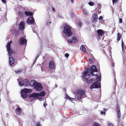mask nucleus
Here are the masks:
<instances>
[{
  "mask_svg": "<svg viewBox=\"0 0 126 126\" xmlns=\"http://www.w3.org/2000/svg\"><path fill=\"white\" fill-rule=\"evenodd\" d=\"M12 43V42L11 41L10 42L7 43V45L6 46L7 49L8 51L9 56V64L10 65H12L15 62V59L12 57H11L14 54V52L12 51L10 47V44Z\"/></svg>",
  "mask_w": 126,
  "mask_h": 126,
  "instance_id": "f257e3e1",
  "label": "nucleus"
},
{
  "mask_svg": "<svg viewBox=\"0 0 126 126\" xmlns=\"http://www.w3.org/2000/svg\"><path fill=\"white\" fill-rule=\"evenodd\" d=\"M90 75L89 71L87 70L84 72L83 75V77L84 78V80L88 84L92 83L93 81V79L90 78Z\"/></svg>",
  "mask_w": 126,
  "mask_h": 126,
  "instance_id": "f03ea898",
  "label": "nucleus"
},
{
  "mask_svg": "<svg viewBox=\"0 0 126 126\" xmlns=\"http://www.w3.org/2000/svg\"><path fill=\"white\" fill-rule=\"evenodd\" d=\"M45 94V93L44 91L42 92L39 93H34L32 94H30L29 97H34L37 98L39 99H42V97Z\"/></svg>",
  "mask_w": 126,
  "mask_h": 126,
  "instance_id": "7ed1b4c3",
  "label": "nucleus"
},
{
  "mask_svg": "<svg viewBox=\"0 0 126 126\" xmlns=\"http://www.w3.org/2000/svg\"><path fill=\"white\" fill-rule=\"evenodd\" d=\"M63 32L68 36H70L72 35L71 28L68 26H66L64 27Z\"/></svg>",
  "mask_w": 126,
  "mask_h": 126,
  "instance_id": "20e7f679",
  "label": "nucleus"
},
{
  "mask_svg": "<svg viewBox=\"0 0 126 126\" xmlns=\"http://www.w3.org/2000/svg\"><path fill=\"white\" fill-rule=\"evenodd\" d=\"M91 74L93 76L96 75L97 74V70L95 66L93 65H92L90 68Z\"/></svg>",
  "mask_w": 126,
  "mask_h": 126,
  "instance_id": "39448f33",
  "label": "nucleus"
},
{
  "mask_svg": "<svg viewBox=\"0 0 126 126\" xmlns=\"http://www.w3.org/2000/svg\"><path fill=\"white\" fill-rule=\"evenodd\" d=\"M29 84V81L28 79H25L19 82V85L21 86L24 85H28Z\"/></svg>",
  "mask_w": 126,
  "mask_h": 126,
  "instance_id": "423d86ee",
  "label": "nucleus"
},
{
  "mask_svg": "<svg viewBox=\"0 0 126 126\" xmlns=\"http://www.w3.org/2000/svg\"><path fill=\"white\" fill-rule=\"evenodd\" d=\"M100 85L99 83L96 82L94 83L90 87V88L91 89L94 88H100Z\"/></svg>",
  "mask_w": 126,
  "mask_h": 126,
  "instance_id": "0eeeda50",
  "label": "nucleus"
},
{
  "mask_svg": "<svg viewBox=\"0 0 126 126\" xmlns=\"http://www.w3.org/2000/svg\"><path fill=\"white\" fill-rule=\"evenodd\" d=\"M84 91L82 90L79 91L76 95V97L80 99L83 94H84Z\"/></svg>",
  "mask_w": 126,
  "mask_h": 126,
  "instance_id": "6e6552de",
  "label": "nucleus"
},
{
  "mask_svg": "<svg viewBox=\"0 0 126 126\" xmlns=\"http://www.w3.org/2000/svg\"><path fill=\"white\" fill-rule=\"evenodd\" d=\"M78 42V40L75 37H73L71 39L68 40V42L70 44L75 43H77Z\"/></svg>",
  "mask_w": 126,
  "mask_h": 126,
  "instance_id": "1a4fd4ad",
  "label": "nucleus"
},
{
  "mask_svg": "<svg viewBox=\"0 0 126 126\" xmlns=\"http://www.w3.org/2000/svg\"><path fill=\"white\" fill-rule=\"evenodd\" d=\"M26 42L25 38L23 37H21L20 39L18 40V43L21 45H23L26 44Z\"/></svg>",
  "mask_w": 126,
  "mask_h": 126,
  "instance_id": "9d476101",
  "label": "nucleus"
},
{
  "mask_svg": "<svg viewBox=\"0 0 126 126\" xmlns=\"http://www.w3.org/2000/svg\"><path fill=\"white\" fill-rule=\"evenodd\" d=\"M27 22L28 24L31 25L34 23V19L32 17H30L28 19Z\"/></svg>",
  "mask_w": 126,
  "mask_h": 126,
  "instance_id": "9b49d317",
  "label": "nucleus"
},
{
  "mask_svg": "<svg viewBox=\"0 0 126 126\" xmlns=\"http://www.w3.org/2000/svg\"><path fill=\"white\" fill-rule=\"evenodd\" d=\"M34 88H35L36 90L38 91L42 89V86L40 83L37 82Z\"/></svg>",
  "mask_w": 126,
  "mask_h": 126,
  "instance_id": "f8f14e48",
  "label": "nucleus"
},
{
  "mask_svg": "<svg viewBox=\"0 0 126 126\" xmlns=\"http://www.w3.org/2000/svg\"><path fill=\"white\" fill-rule=\"evenodd\" d=\"M25 25L24 22L23 21H21L19 25V28L21 31L23 30L24 28Z\"/></svg>",
  "mask_w": 126,
  "mask_h": 126,
  "instance_id": "ddd939ff",
  "label": "nucleus"
},
{
  "mask_svg": "<svg viewBox=\"0 0 126 126\" xmlns=\"http://www.w3.org/2000/svg\"><path fill=\"white\" fill-rule=\"evenodd\" d=\"M92 19L93 22H96L97 21V15L96 14H94L92 18Z\"/></svg>",
  "mask_w": 126,
  "mask_h": 126,
  "instance_id": "4468645a",
  "label": "nucleus"
},
{
  "mask_svg": "<svg viewBox=\"0 0 126 126\" xmlns=\"http://www.w3.org/2000/svg\"><path fill=\"white\" fill-rule=\"evenodd\" d=\"M32 90L31 89L24 88L21 90V91L23 92L24 93H29L32 92Z\"/></svg>",
  "mask_w": 126,
  "mask_h": 126,
  "instance_id": "2eb2a0df",
  "label": "nucleus"
},
{
  "mask_svg": "<svg viewBox=\"0 0 126 126\" xmlns=\"http://www.w3.org/2000/svg\"><path fill=\"white\" fill-rule=\"evenodd\" d=\"M98 35L99 36H102L103 35L104 33V31L102 30H98L97 31Z\"/></svg>",
  "mask_w": 126,
  "mask_h": 126,
  "instance_id": "dca6fc26",
  "label": "nucleus"
},
{
  "mask_svg": "<svg viewBox=\"0 0 126 126\" xmlns=\"http://www.w3.org/2000/svg\"><path fill=\"white\" fill-rule=\"evenodd\" d=\"M15 111L17 114H20L21 113L22 109L20 107L17 108L16 110Z\"/></svg>",
  "mask_w": 126,
  "mask_h": 126,
  "instance_id": "f3484780",
  "label": "nucleus"
},
{
  "mask_svg": "<svg viewBox=\"0 0 126 126\" xmlns=\"http://www.w3.org/2000/svg\"><path fill=\"white\" fill-rule=\"evenodd\" d=\"M37 83L34 80H32L30 81V85L31 87H34Z\"/></svg>",
  "mask_w": 126,
  "mask_h": 126,
  "instance_id": "a211bd4d",
  "label": "nucleus"
},
{
  "mask_svg": "<svg viewBox=\"0 0 126 126\" xmlns=\"http://www.w3.org/2000/svg\"><path fill=\"white\" fill-rule=\"evenodd\" d=\"M49 67L51 69H53L54 68V64L52 61H50L49 62Z\"/></svg>",
  "mask_w": 126,
  "mask_h": 126,
  "instance_id": "6ab92c4d",
  "label": "nucleus"
},
{
  "mask_svg": "<svg viewBox=\"0 0 126 126\" xmlns=\"http://www.w3.org/2000/svg\"><path fill=\"white\" fill-rule=\"evenodd\" d=\"M117 108L116 109V110L118 117L120 118V111L119 108H118V105H117Z\"/></svg>",
  "mask_w": 126,
  "mask_h": 126,
  "instance_id": "aec40b11",
  "label": "nucleus"
},
{
  "mask_svg": "<svg viewBox=\"0 0 126 126\" xmlns=\"http://www.w3.org/2000/svg\"><path fill=\"white\" fill-rule=\"evenodd\" d=\"M80 49L81 50L85 52H86V49L85 47L84 46V45H82L80 46Z\"/></svg>",
  "mask_w": 126,
  "mask_h": 126,
  "instance_id": "412c9836",
  "label": "nucleus"
},
{
  "mask_svg": "<svg viewBox=\"0 0 126 126\" xmlns=\"http://www.w3.org/2000/svg\"><path fill=\"white\" fill-rule=\"evenodd\" d=\"M121 34L119 33H118L117 36V40L118 41L121 39Z\"/></svg>",
  "mask_w": 126,
  "mask_h": 126,
  "instance_id": "4be33fe9",
  "label": "nucleus"
},
{
  "mask_svg": "<svg viewBox=\"0 0 126 126\" xmlns=\"http://www.w3.org/2000/svg\"><path fill=\"white\" fill-rule=\"evenodd\" d=\"M25 15L27 16H32V13L29 11H26L25 12Z\"/></svg>",
  "mask_w": 126,
  "mask_h": 126,
  "instance_id": "5701e85b",
  "label": "nucleus"
},
{
  "mask_svg": "<svg viewBox=\"0 0 126 126\" xmlns=\"http://www.w3.org/2000/svg\"><path fill=\"white\" fill-rule=\"evenodd\" d=\"M21 95L22 97L23 98H25L27 96V95L26 94H25V93H24L23 92L21 91Z\"/></svg>",
  "mask_w": 126,
  "mask_h": 126,
  "instance_id": "b1692460",
  "label": "nucleus"
},
{
  "mask_svg": "<svg viewBox=\"0 0 126 126\" xmlns=\"http://www.w3.org/2000/svg\"><path fill=\"white\" fill-rule=\"evenodd\" d=\"M92 126H100L99 124L97 123H94L93 124Z\"/></svg>",
  "mask_w": 126,
  "mask_h": 126,
  "instance_id": "393cba45",
  "label": "nucleus"
},
{
  "mask_svg": "<svg viewBox=\"0 0 126 126\" xmlns=\"http://www.w3.org/2000/svg\"><path fill=\"white\" fill-rule=\"evenodd\" d=\"M101 78L100 76L99 75L97 77L96 80L97 81H99L100 80Z\"/></svg>",
  "mask_w": 126,
  "mask_h": 126,
  "instance_id": "a878e982",
  "label": "nucleus"
},
{
  "mask_svg": "<svg viewBox=\"0 0 126 126\" xmlns=\"http://www.w3.org/2000/svg\"><path fill=\"white\" fill-rule=\"evenodd\" d=\"M83 13L85 15H88V12L85 10L84 9L83 10Z\"/></svg>",
  "mask_w": 126,
  "mask_h": 126,
  "instance_id": "bb28decb",
  "label": "nucleus"
},
{
  "mask_svg": "<svg viewBox=\"0 0 126 126\" xmlns=\"http://www.w3.org/2000/svg\"><path fill=\"white\" fill-rule=\"evenodd\" d=\"M18 14L20 17H21L23 16V13L22 12H18Z\"/></svg>",
  "mask_w": 126,
  "mask_h": 126,
  "instance_id": "cd10ccee",
  "label": "nucleus"
},
{
  "mask_svg": "<svg viewBox=\"0 0 126 126\" xmlns=\"http://www.w3.org/2000/svg\"><path fill=\"white\" fill-rule=\"evenodd\" d=\"M67 98H68L69 99H70L72 100H74L75 99L74 98H72L71 97L67 95Z\"/></svg>",
  "mask_w": 126,
  "mask_h": 126,
  "instance_id": "c85d7f7f",
  "label": "nucleus"
},
{
  "mask_svg": "<svg viewBox=\"0 0 126 126\" xmlns=\"http://www.w3.org/2000/svg\"><path fill=\"white\" fill-rule=\"evenodd\" d=\"M81 23L80 21H79L78 23V25L79 26V27L80 28L81 27Z\"/></svg>",
  "mask_w": 126,
  "mask_h": 126,
  "instance_id": "c756f323",
  "label": "nucleus"
},
{
  "mask_svg": "<svg viewBox=\"0 0 126 126\" xmlns=\"http://www.w3.org/2000/svg\"><path fill=\"white\" fill-rule=\"evenodd\" d=\"M88 4L90 6H93L94 5V3L93 2H90L88 3Z\"/></svg>",
  "mask_w": 126,
  "mask_h": 126,
  "instance_id": "7c9ffc66",
  "label": "nucleus"
},
{
  "mask_svg": "<svg viewBox=\"0 0 126 126\" xmlns=\"http://www.w3.org/2000/svg\"><path fill=\"white\" fill-rule=\"evenodd\" d=\"M108 126H113V124L111 123H108L107 124Z\"/></svg>",
  "mask_w": 126,
  "mask_h": 126,
  "instance_id": "2f4dec72",
  "label": "nucleus"
},
{
  "mask_svg": "<svg viewBox=\"0 0 126 126\" xmlns=\"http://www.w3.org/2000/svg\"><path fill=\"white\" fill-rule=\"evenodd\" d=\"M69 55L68 54L66 53L65 55V57H66L67 58H68V57Z\"/></svg>",
  "mask_w": 126,
  "mask_h": 126,
  "instance_id": "473e14b6",
  "label": "nucleus"
},
{
  "mask_svg": "<svg viewBox=\"0 0 126 126\" xmlns=\"http://www.w3.org/2000/svg\"><path fill=\"white\" fill-rule=\"evenodd\" d=\"M105 112L101 111L100 112V114L101 115H105Z\"/></svg>",
  "mask_w": 126,
  "mask_h": 126,
  "instance_id": "72a5a7b5",
  "label": "nucleus"
},
{
  "mask_svg": "<svg viewBox=\"0 0 126 126\" xmlns=\"http://www.w3.org/2000/svg\"><path fill=\"white\" fill-rule=\"evenodd\" d=\"M112 0V2L114 4V3H115L117 1V0Z\"/></svg>",
  "mask_w": 126,
  "mask_h": 126,
  "instance_id": "f704fd0d",
  "label": "nucleus"
},
{
  "mask_svg": "<svg viewBox=\"0 0 126 126\" xmlns=\"http://www.w3.org/2000/svg\"><path fill=\"white\" fill-rule=\"evenodd\" d=\"M89 62L90 63L92 64L93 63V60L92 59L90 58L89 59Z\"/></svg>",
  "mask_w": 126,
  "mask_h": 126,
  "instance_id": "c9c22d12",
  "label": "nucleus"
},
{
  "mask_svg": "<svg viewBox=\"0 0 126 126\" xmlns=\"http://www.w3.org/2000/svg\"><path fill=\"white\" fill-rule=\"evenodd\" d=\"M20 72V70H16L15 71V72L17 73H19V72Z\"/></svg>",
  "mask_w": 126,
  "mask_h": 126,
  "instance_id": "e433bc0d",
  "label": "nucleus"
},
{
  "mask_svg": "<svg viewBox=\"0 0 126 126\" xmlns=\"http://www.w3.org/2000/svg\"><path fill=\"white\" fill-rule=\"evenodd\" d=\"M2 2L4 3L6 2V0H1Z\"/></svg>",
  "mask_w": 126,
  "mask_h": 126,
  "instance_id": "4c0bfd02",
  "label": "nucleus"
},
{
  "mask_svg": "<svg viewBox=\"0 0 126 126\" xmlns=\"http://www.w3.org/2000/svg\"><path fill=\"white\" fill-rule=\"evenodd\" d=\"M124 46V44L123 43V41H122V48L123 50V47Z\"/></svg>",
  "mask_w": 126,
  "mask_h": 126,
  "instance_id": "58836bf2",
  "label": "nucleus"
},
{
  "mask_svg": "<svg viewBox=\"0 0 126 126\" xmlns=\"http://www.w3.org/2000/svg\"><path fill=\"white\" fill-rule=\"evenodd\" d=\"M103 17L101 16H99V20H101L103 19Z\"/></svg>",
  "mask_w": 126,
  "mask_h": 126,
  "instance_id": "ea45409f",
  "label": "nucleus"
},
{
  "mask_svg": "<svg viewBox=\"0 0 126 126\" xmlns=\"http://www.w3.org/2000/svg\"><path fill=\"white\" fill-rule=\"evenodd\" d=\"M122 19L121 18H120L119 19V22L120 23H122Z\"/></svg>",
  "mask_w": 126,
  "mask_h": 126,
  "instance_id": "a19ab883",
  "label": "nucleus"
},
{
  "mask_svg": "<svg viewBox=\"0 0 126 126\" xmlns=\"http://www.w3.org/2000/svg\"><path fill=\"white\" fill-rule=\"evenodd\" d=\"M36 126H41V125L40 124L38 123L37 124Z\"/></svg>",
  "mask_w": 126,
  "mask_h": 126,
  "instance_id": "79ce46f5",
  "label": "nucleus"
},
{
  "mask_svg": "<svg viewBox=\"0 0 126 126\" xmlns=\"http://www.w3.org/2000/svg\"><path fill=\"white\" fill-rule=\"evenodd\" d=\"M43 105L44 106L46 107L47 105V104L46 103H44Z\"/></svg>",
  "mask_w": 126,
  "mask_h": 126,
  "instance_id": "37998d69",
  "label": "nucleus"
},
{
  "mask_svg": "<svg viewBox=\"0 0 126 126\" xmlns=\"http://www.w3.org/2000/svg\"><path fill=\"white\" fill-rule=\"evenodd\" d=\"M52 10H53V11L54 12V11H55V9L54 8H53L52 9Z\"/></svg>",
  "mask_w": 126,
  "mask_h": 126,
  "instance_id": "c03bdc74",
  "label": "nucleus"
},
{
  "mask_svg": "<svg viewBox=\"0 0 126 126\" xmlns=\"http://www.w3.org/2000/svg\"><path fill=\"white\" fill-rule=\"evenodd\" d=\"M98 12L99 13H100V10H99Z\"/></svg>",
  "mask_w": 126,
  "mask_h": 126,
  "instance_id": "a18cd8bd",
  "label": "nucleus"
},
{
  "mask_svg": "<svg viewBox=\"0 0 126 126\" xmlns=\"http://www.w3.org/2000/svg\"><path fill=\"white\" fill-rule=\"evenodd\" d=\"M91 56H92V57H93V56H92V55H91Z\"/></svg>",
  "mask_w": 126,
  "mask_h": 126,
  "instance_id": "49530a36",
  "label": "nucleus"
},
{
  "mask_svg": "<svg viewBox=\"0 0 126 126\" xmlns=\"http://www.w3.org/2000/svg\"><path fill=\"white\" fill-rule=\"evenodd\" d=\"M19 80V79H17V80Z\"/></svg>",
  "mask_w": 126,
  "mask_h": 126,
  "instance_id": "de8ad7c7",
  "label": "nucleus"
},
{
  "mask_svg": "<svg viewBox=\"0 0 126 126\" xmlns=\"http://www.w3.org/2000/svg\"><path fill=\"white\" fill-rule=\"evenodd\" d=\"M49 23H51V22H49Z\"/></svg>",
  "mask_w": 126,
  "mask_h": 126,
  "instance_id": "09e8293b",
  "label": "nucleus"
}]
</instances>
